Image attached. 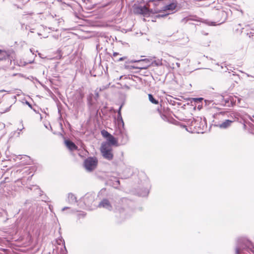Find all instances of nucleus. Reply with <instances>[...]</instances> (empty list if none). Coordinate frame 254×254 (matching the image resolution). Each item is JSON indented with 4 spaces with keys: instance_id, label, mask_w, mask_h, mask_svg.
I'll return each instance as SVG.
<instances>
[{
    "instance_id": "1a4fd4ad",
    "label": "nucleus",
    "mask_w": 254,
    "mask_h": 254,
    "mask_svg": "<svg viewBox=\"0 0 254 254\" xmlns=\"http://www.w3.org/2000/svg\"><path fill=\"white\" fill-rule=\"evenodd\" d=\"M110 84V82H108L106 84V85L103 86L102 87H100L99 90H98V89H97L95 91V98H97L99 97V91H100L101 90H104V89L107 88L108 87H109Z\"/></svg>"
},
{
    "instance_id": "a878e982",
    "label": "nucleus",
    "mask_w": 254,
    "mask_h": 254,
    "mask_svg": "<svg viewBox=\"0 0 254 254\" xmlns=\"http://www.w3.org/2000/svg\"><path fill=\"white\" fill-rule=\"evenodd\" d=\"M236 253H237V254H239V252H238V250H237Z\"/></svg>"
},
{
    "instance_id": "2eb2a0df",
    "label": "nucleus",
    "mask_w": 254,
    "mask_h": 254,
    "mask_svg": "<svg viewBox=\"0 0 254 254\" xmlns=\"http://www.w3.org/2000/svg\"><path fill=\"white\" fill-rule=\"evenodd\" d=\"M34 188H35V189L37 190L38 192V193L41 195V190H40V189L39 188V187L37 186H33Z\"/></svg>"
},
{
    "instance_id": "412c9836",
    "label": "nucleus",
    "mask_w": 254,
    "mask_h": 254,
    "mask_svg": "<svg viewBox=\"0 0 254 254\" xmlns=\"http://www.w3.org/2000/svg\"><path fill=\"white\" fill-rule=\"evenodd\" d=\"M68 207H64V208L62 209V211H64V210H65V209H68Z\"/></svg>"
},
{
    "instance_id": "bb28decb",
    "label": "nucleus",
    "mask_w": 254,
    "mask_h": 254,
    "mask_svg": "<svg viewBox=\"0 0 254 254\" xmlns=\"http://www.w3.org/2000/svg\"><path fill=\"white\" fill-rule=\"evenodd\" d=\"M105 191V190H103V189L101 190V191Z\"/></svg>"
},
{
    "instance_id": "4be33fe9",
    "label": "nucleus",
    "mask_w": 254,
    "mask_h": 254,
    "mask_svg": "<svg viewBox=\"0 0 254 254\" xmlns=\"http://www.w3.org/2000/svg\"><path fill=\"white\" fill-rule=\"evenodd\" d=\"M6 91L5 90H0V93L1 92H5Z\"/></svg>"
},
{
    "instance_id": "39448f33",
    "label": "nucleus",
    "mask_w": 254,
    "mask_h": 254,
    "mask_svg": "<svg viewBox=\"0 0 254 254\" xmlns=\"http://www.w3.org/2000/svg\"><path fill=\"white\" fill-rule=\"evenodd\" d=\"M98 207L99 208H104L109 209L111 207L110 201L107 199H103L98 204Z\"/></svg>"
},
{
    "instance_id": "cd10ccee",
    "label": "nucleus",
    "mask_w": 254,
    "mask_h": 254,
    "mask_svg": "<svg viewBox=\"0 0 254 254\" xmlns=\"http://www.w3.org/2000/svg\"><path fill=\"white\" fill-rule=\"evenodd\" d=\"M23 128H24V127H22V129H19V131H21V130H22V129H23Z\"/></svg>"
},
{
    "instance_id": "423d86ee",
    "label": "nucleus",
    "mask_w": 254,
    "mask_h": 254,
    "mask_svg": "<svg viewBox=\"0 0 254 254\" xmlns=\"http://www.w3.org/2000/svg\"><path fill=\"white\" fill-rule=\"evenodd\" d=\"M134 62L142 63V67L141 68L146 69L151 65V60L148 59H142L138 61H135Z\"/></svg>"
},
{
    "instance_id": "20e7f679",
    "label": "nucleus",
    "mask_w": 254,
    "mask_h": 254,
    "mask_svg": "<svg viewBox=\"0 0 254 254\" xmlns=\"http://www.w3.org/2000/svg\"><path fill=\"white\" fill-rule=\"evenodd\" d=\"M148 4L144 6H138L136 8V12L143 14L147 15L150 13H153L154 12L152 9H149L148 7Z\"/></svg>"
},
{
    "instance_id": "ddd939ff",
    "label": "nucleus",
    "mask_w": 254,
    "mask_h": 254,
    "mask_svg": "<svg viewBox=\"0 0 254 254\" xmlns=\"http://www.w3.org/2000/svg\"><path fill=\"white\" fill-rule=\"evenodd\" d=\"M148 98H149V101L153 104H158V102L153 98V96L151 94H148Z\"/></svg>"
},
{
    "instance_id": "9d476101",
    "label": "nucleus",
    "mask_w": 254,
    "mask_h": 254,
    "mask_svg": "<svg viewBox=\"0 0 254 254\" xmlns=\"http://www.w3.org/2000/svg\"><path fill=\"white\" fill-rule=\"evenodd\" d=\"M57 242L58 244L60 245L61 244H64L63 249L64 250H63L62 248H61V251L63 252V254H66V253L67 252V251L66 250V248H65V245H64V240L63 239H60L57 240Z\"/></svg>"
},
{
    "instance_id": "f03ea898",
    "label": "nucleus",
    "mask_w": 254,
    "mask_h": 254,
    "mask_svg": "<svg viewBox=\"0 0 254 254\" xmlns=\"http://www.w3.org/2000/svg\"><path fill=\"white\" fill-rule=\"evenodd\" d=\"M98 160L95 157H89L84 162V166L88 171L91 172L94 170L97 165Z\"/></svg>"
},
{
    "instance_id": "aec40b11",
    "label": "nucleus",
    "mask_w": 254,
    "mask_h": 254,
    "mask_svg": "<svg viewBox=\"0 0 254 254\" xmlns=\"http://www.w3.org/2000/svg\"><path fill=\"white\" fill-rule=\"evenodd\" d=\"M125 58H120L119 60H117V61H122L123 60H124Z\"/></svg>"
},
{
    "instance_id": "4468645a",
    "label": "nucleus",
    "mask_w": 254,
    "mask_h": 254,
    "mask_svg": "<svg viewBox=\"0 0 254 254\" xmlns=\"http://www.w3.org/2000/svg\"><path fill=\"white\" fill-rule=\"evenodd\" d=\"M117 144L116 139L112 136V145Z\"/></svg>"
},
{
    "instance_id": "f8f14e48",
    "label": "nucleus",
    "mask_w": 254,
    "mask_h": 254,
    "mask_svg": "<svg viewBox=\"0 0 254 254\" xmlns=\"http://www.w3.org/2000/svg\"><path fill=\"white\" fill-rule=\"evenodd\" d=\"M176 7V4L172 3L169 5L166 6L164 10H174Z\"/></svg>"
},
{
    "instance_id": "5701e85b",
    "label": "nucleus",
    "mask_w": 254,
    "mask_h": 254,
    "mask_svg": "<svg viewBox=\"0 0 254 254\" xmlns=\"http://www.w3.org/2000/svg\"><path fill=\"white\" fill-rule=\"evenodd\" d=\"M3 52H4L3 51H2V50H0V55Z\"/></svg>"
},
{
    "instance_id": "f3484780",
    "label": "nucleus",
    "mask_w": 254,
    "mask_h": 254,
    "mask_svg": "<svg viewBox=\"0 0 254 254\" xmlns=\"http://www.w3.org/2000/svg\"><path fill=\"white\" fill-rule=\"evenodd\" d=\"M25 103L26 104L28 105V106L30 107L31 108H32L31 105L28 101H26Z\"/></svg>"
},
{
    "instance_id": "f257e3e1",
    "label": "nucleus",
    "mask_w": 254,
    "mask_h": 254,
    "mask_svg": "<svg viewBox=\"0 0 254 254\" xmlns=\"http://www.w3.org/2000/svg\"><path fill=\"white\" fill-rule=\"evenodd\" d=\"M101 134L107 138V140L102 143L100 150L103 157L110 160L111 159V135L105 130H102Z\"/></svg>"
},
{
    "instance_id": "dca6fc26",
    "label": "nucleus",
    "mask_w": 254,
    "mask_h": 254,
    "mask_svg": "<svg viewBox=\"0 0 254 254\" xmlns=\"http://www.w3.org/2000/svg\"><path fill=\"white\" fill-rule=\"evenodd\" d=\"M78 217H80V216H82V217H84L85 216V214L83 213H79L78 214Z\"/></svg>"
},
{
    "instance_id": "9b49d317",
    "label": "nucleus",
    "mask_w": 254,
    "mask_h": 254,
    "mask_svg": "<svg viewBox=\"0 0 254 254\" xmlns=\"http://www.w3.org/2000/svg\"><path fill=\"white\" fill-rule=\"evenodd\" d=\"M231 123H232L231 121L226 120L225 122H224L223 123H222L221 125H220L219 127L221 128H226L230 126Z\"/></svg>"
},
{
    "instance_id": "7ed1b4c3",
    "label": "nucleus",
    "mask_w": 254,
    "mask_h": 254,
    "mask_svg": "<svg viewBox=\"0 0 254 254\" xmlns=\"http://www.w3.org/2000/svg\"><path fill=\"white\" fill-rule=\"evenodd\" d=\"M95 195L92 193H87L83 197V202L88 207H91L94 201Z\"/></svg>"
},
{
    "instance_id": "b1692460",
    "label": "nucleus",
    "mask_w": 254,
    "mask_h": 254,
    "mask_svg": "<svg viewBox=\"0 0 254 254\" xmlns=\"http://www.w3.org/2000/svg\"><path fill=\"white\" fill-rule=\"evenodd\" d=\"M116 55H117V53H115L114 54V56H116Z\"/></svg>"
},
{
    "instance_id": "393cba45",
    "label": "nucleus",
    "mask_w": 254,
    "mask_h": 254,
    "mask_svg": "<svg viewBox=\"0 0 254 254\" xmlns=\"http://www.w3.org/2000/svg\"><path fill=\"white\" fill-rule=\"evenodd\" d=\"M9 111V108H8L5 111L7 112V111Z\"/></svg>"
},
{
    "instance_id": "c85d7f7f",
    "label": "nucleus",
    "mask_w": 254,
    "mask_h": 254,
    "mask_svg": "<svg viewBox=\"0 0 254 254\" xmlns=\"http://www.w3.org/2000/svg\"><path fill=\"white\" fill-rule=\"evenodd\" d=\"M0 60H1V59H0Z\"/></svg>"
},
{
    "instance_id": "0eeeda50",
    "label": "nucleus",
    "mask_w": 254,
    "mask_h": 254,
    "mask_svg": "<svg viewBox=\"0 0 254 254\" xmlns=\"http://www.w3.org/2000/svg\"><path fill=\"white\" fill-rule=\"evenodd\" d=\"M66 146L70 150H76L77 147L72 141L69 140H66L64 141Z\"/></svg>"
},
{
    "instance_id": "6ab92c4d",
    "label": "nucleus",
    "mask_w": 254,
    "mask_h": 254,
    "mask_svg": "<svg viewBox=\"0 0 254 254\" xmlns=\"http://www.w3.org/2000/svg\"><path fill=\"white\" fill-rule=\"evenodd\" d=\"M202 100V98H195V99H194V101H197V100H198V101H201V100Z\"/></svg>"
},
{
    "instance_id": "a211bd4d",
    "label": "nucleus",
    "mask_w": 254,
    "mask_h": 254,
    "mask_svg": "<svg viewBox=\"0 0 254 254\" xmlns=\"http://www.w3.org/2000/svg\"><path fill=\"white\" fill-rule=\"evenodd\" d=\"M152 64H155L157 65H158L160 64L159 63H157L156 61H154L153 62L151 63Z\"/></svg>"
},
{
    "instance_id": "6e6552de",
    "label": "nucleus",
    "mask_w": 254,
    "mask_h": 254,
    "mask_svg": "<svg viewBox=\"0 0 254 254\" xmlns=\"http://www.w3.org/2000/svg\"><path fill=\"white\" fill-rule=\"evenodd\" d=\"M67 200L69 203L73 204L76 202V197L72 193H69L68 194Z\"/></svg>"
}]
</instances>
